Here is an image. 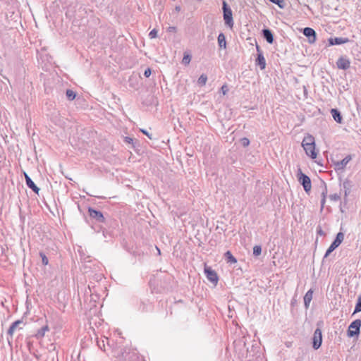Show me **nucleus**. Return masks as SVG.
<instances>
[{
	"label": "nucleus",
	"instance_id": "nucleus-1",
	"mask_svg": "<svg viewBox=\"0 0 361 361\" xmlns=\"http://www.w3.org/2000/svg\"><path fill=\"white\" fill-rule=\"evenodd\" d=\"M302 146L307 156L310 157L312 159H315L317 157L314 137L312 135H307L305 136L302 142Z\"/></svg>",
	"mask_w": 361,
	"mask_h": 361
},
{
	"label": "nucleus",
	"instance_id": "nucleus-2",
	"mask_svg": "<svg viewBox=\"0 0 361 361\" xmlns=\"http://www.w3.org/2000/svg\"><path fill=\"white\" fill-rule=\"evenodd\" d=\"M297 176L299 183L303 186L305 191L308 193L312 188L311 180L310 177L303 173L300 169H298Z\"/></svg>",
	"mask_w": 361,
	"mask_h": 361
},
{
	"label": "nucleus",
	"instance_id": "nucleus-3",
	"mask_svg": "<svg viewBox=\"0 0 361 361\" xmlns=\"http://www.w3.org/2000/svg\"><path fill=\"white\" fill-rule=\"evenodd\" d=\"M361 320L357 319L353 321L348 326L347 336L349 338L358 336L360 332Z\"/></svg>",
	"mask_w": 361,
	"mask_h": 361
},
{
	"label": "nucleus",
	"instance_id": "nucleus-4",
	"mask_svg": "<svg viewBox=\"0 0 361 361\" xmlns=\"http://www.w3.org/2000/svg\"><path fill=\"white\" fill-rule=\"evenodd\" d=\"M223 11H224V19L225 20V23L229 26L230 27H233V20L232 11L231 8L228 6V4L224 1H223Z\"/></svg>",
	"mask_w": 361,
	"mask_h": 361
},
{
	"label": "nucleus",
	"instance_id": "nucleus-5",
	"mask_svg": "<svg viewBox=\"0 0 361 361\" xmlns=\"http://www.w3.org/2000/svg\"><path fill=\"white\" fill-rule=\"evenodd\" d=\"M322 343V334L320 329H315L312 338V347L314 349L317 350L320 348Z\"/></svg>",
	"mask_w": 361,
	"mask_h": 361
},
{
	"label": "nucleus",
	"instance_id": "nucleus-6",
	"mask_svg": "<svg viewBox=\"0 0 361 361\" xmlns=\"http://www.w3.org/2000/svg\"><path fill=\"white\" fill-rule=\"evenodd\" d=\"M89 215L91 218L94 219L96 221L99 223H103L105 221V218L103 214L98 210H96L93 208L90 207L88 209Z\"/></svg>",
	"mask_w": 361,
	"mask_h": 361
},
{
	"label": "nucleus",
	"instance_id": "nucleus-7",
	"mask_svg": "<svg viewBox=\"0 0 361 361\" xmlns=\"http://www.w3.org/2000/svg\"><path fill=\"white\" fill-rule=\"evenodd\" d=\"M352 159L351 155H347L344 159L341 161L334 162V169L338 171H343L347 164Z\"/></svg>",
	"mask_w": 361,
	"mask_h": 361
},
{
	"label": "nucleus",
	"instance_id": "nucleus-8",
	"mask_svg": "<svg viewBox=\"0 0 361 361\" xmlns=\"http://www.w3.org/2000/svg\"><path fill=\"white\" fill-rule=\"evenodd\" d=\"M338 68L341 70H347L350 66V59L347 56H341L336 61Z\"/></svg>",
	"mask_w": 361,
	"mask_h": 361
},
{
	"label": "nucleus",
	"instance_id": "nucleus-9",
	"mask_svg": "<svg viewBox=\"0 0 361 361\" xmlns=\"http://www.w3.org/2000/svg\"><path fill=\"white\" fill-rule=\"evenodd\" d=\"M204 272L209 281L214 283H216L218 282V276L216 273L213 269H212L211 267H205Z\"/></svg>",
	"mask_w": 361,
	"mask_h": 361
},
{
	"label": "nucleus",
	"instance_id": "nucleus-10",
	"mask_svg": "<svg viewBox=\"0 0 361 361\" xmlns=\"http://www.w3.org/2000/svg\"><path fill=\"white\" fill-rule=\"evenodd\" d=\"M257 58L256 59V64L258 65L261 70H263L266 67V61L263 56L262 52L260 51V49L258 46H257Z\"/></svg>",
	"mask_w": 361,
	"mask_h": 361
},
{
	"label": "nucleus",
	"instance_id": "nucleus-11",
	"mask_svg": "<svg viewBox=\"0 0 361 361\" xmlns=\"http://www.w3.org/2000/svg\"><path fill=\"white\" fill-rule=\"evenodd\" d=\"M303 35L309 39L310 42H314L316 40V32L311 27H305L303 30Z\"/></svg>",
	"mask_w": 361,
	"mask_h": 361
},
{
	"label": "nucleus",
	"instance_id": "nucleus-12",
	"mask_svg": "<svg viewBox=\"0 0 361 361\" xmlns=\"http://www.w3.org/2000/svg\"><path fill=\"white\" fill-rule=\"evenodd\" d=\"M23 324V322L21 319H19V320H17V321L13 322L11 324V325L10 326L9 329H8V331H7L8 335H9L11 337H12L15 331L17 329H22V327H20L19 326Z\"/></svg>",
	"mask_w": 361,
	"mask_h": 361
},
{
	"label": "nucleus",
	"instance_id": "nucleus-13",
	"mask_svg": "<svg viewBox=\"0 0 361 361\" xmlns=\"http://www.w3.org/2000/svg\"><path fill=\"white\" fill-rule=\"evenodd\" d=\"M25 178L27 187L32 189L35 193L38 194L39 188L35 184L31 178L25 173Z\"/></svg>",
	"mask_w": 361,
	"mask_h": 361
},
{
	"label": "nucleus",
	"instance_id": "nucleus-14",
	"mask_svg": "<svg viewBox=\"0 0 361 361\" xmlns=\"http://www.w3.org/2000/svg\"><path fill=\"white\" fill-rule=\"evenodd\" d=\"M348 42H349V39L346 37H335L329 39V44L331 45H340Z\"/></svg>",
	"mask_w": 361,
	"mask_h": 361
},
{
	"label": "nucleus",
	"instance_id": "nucleus-15",
	"mask_svg": "<svg viewBox=\"0 0 361 361\" xmlns=\"http://www.w3.org/2000/svg\"><path fill=\"white\" fill-rule=\"evenodd\" d=\"M344 239V234L341 232L337 233L335 240L331 244V246L336 249L343 242Z\"/></svg>",
	"mask_w": 361,
	"mask_h": 361
},
{
	"label": "nucleus",
	"instance_id": "nucleus-16",
	"mask_svg": "<svg viewBox=\"0 0 361 361\" xmlns=\"http://www.w3.org/2000/svg\"><path fill=\"white\" fill-rule=\"evenodd\" d=\"M262 35L264 38L269 44H272L274 42V35L269 29H264L262 30Z\"/></svg>",
	"mask_w": 361,
	"mask_h": 361
},
{
	"label": "nucleus",
	"instance_id": "nucleus-17",
	"mask_svg": "<svg viewBox=\"0 0 361 361\" xmlns=\"http://www.w3.org/2000/svg\"><path fill=\"white\" fill-rule=\"evenodd\" d=\"M331 114L335 121H336L338 123H342L343 118L341 114V112L338 109H332L331 110Z\"/></svg>",
	"mask_w": 361,
	"mask_h": 361
},
{
	"label": "nucleus",
	"instance_id": "nucleus-18",
	"mask_svg": "<svg viewBox=\"0 0 361 361\" xmlns=\"http://www.w3.org/2000/svg\"><path fill=\"white\" fill-rule=\"evenodd\" d=\"M49 331V328L48 325H44L42 328H40L39 329L37 330V333L35 334V337L37 339H41L44 336L46 332H47Z\"/></svg>",
	"mask_w": 361,
	"mask_h": 361
},
{
	"label": "nucleus",
	"instance_id": "nucleus-19",
	"mask_svg": "<svg viewBox=\"0 0 361 361\" xmlns=\"http://www.w3.org/2000/svg\"><path fill=\"white\" fill-rule=\"evenodd\" d=\"M313 291L309 290L304 296V304L305 307L307 309L310 306V303L312 300Z\"/></svg>",
	"mask_w": 361,
	"mask_h": 361
},
{
	"label": "nucleus",
	"instance_id": "nucleus-20",
	"mask_svg": "<svg viewBox=\"0 0 361 361\" xmlns=\"http://www.w3.org/2000/svg\"><path fill=\"white\" fill-rule=\"evenodd\" d=\"M351 182L349 180H345L343 183V188L344 190V196L347 197L348 194L350 192L351 190Z\"/></svg>",
	"mask_w": 361,
	"mask_h": 361
},
{
	"label": "nucleus",
	"instance_id": "nucleus-21",
	"mask_svg": "<svg viewBox=\"0 0 361 361\" xmlns=\"http://www.w3.org/2000/svg\"><path fill=\"white\" fill-rule=\"evenodd\" d=\"M218 44L220 48H226V37L223 33H220L218 36Z\"/></svg>",
	"mask_w": 361,
	"mask_h": 361
},
{
	"label": "nucleus",
	"instance_id": "nucleus-22",
	"mask_svg": "<svg viewBox=\"0 0 361 361\" xmlns=\"http://www.w3.org/2000/svg\"><path fill=\"white\" fill-rule=\"evenodd\" d=\"M224 257L228 263L235 264L237 262V259L233 256L230 251L225 252Z\"/></svg>",
	"mask_w": 361,
	"mask_h": 361
},
{
	"label": "nucleus",
	"instance_id": "nucleus-23",
	"mask_svg": "<svg viewBox=\"0 0 361 361\" xmlns=\"http://www.w3.org/2000/svg\"><path fill=\"white\" fill-rule=\"evenodd\" d=\"M361 312V295L357 297V302L354 310L353 314Z\"/></svg>",
	"mask_w": 361,
	"mask_h": 361
},
{
	"label": "nucleus",
	"instance_id": "nucleus-24",
	"mask_svg": "<svg viewBox=\"0 0 361 361\" xmlns=\"http://www.w3.org/2000/svg\"><path fill=\"white\" fill-rule=\"evenodd\" d=\"M207 80V76L204 74H202L198 78L197 83L201 86H204L205 85Z\"/></svg>",
	"mask_w": 361,
	"mask_h": 361
},
{
	"label": "nucleus",
	"instance_id": "nucleus-25",
	"mask_svg": "<svg viewBox=\"0 0 361 361\" xmlns=\"http://www.w3.org/2000/svg\"><path fill=\"white\" fill-rule=\"evenodd\" d=\"M66 94L67 98L71 101L73 100L76 97L75 92L71 90H67Z\"/></svg>",
	"mask_w": 361,
	"mask_h": 361
},
{
	"label": "nucleus",
	"instance_id": "nucleus-26",
	"mask_svg": "<svg viewBox=\"0 0 361 361\" xmlns=\"http://www.w3.org/2000/svg\"><path fill=\"white\" fill-rule=\"evenodd\" d=\"M341 193H334L329 195V199L332 201L337 202L341 200Z\"/></svg>",
	"mask_w": 361,
	"mask_h": 361
},
{
	"label": "nucleus",
	"instance_id": "nucleus-27",
	"mask_svg": "<svg viewBox=\"0 0 361 361\" xmlns=\"http://www.w3.org/2000/svg\"><path fill=\"white\" fill-rule=\"evenodd\" d=\"M262 252V247L260 245H255L253 247V255L255 256H259Z\"/></svg>",
	"mask_w": 361,
	"mask_h": 361
},
{
	"label": "nucleus",
	"instance_id": "nucleus-28",
	"mask_svg": "<svg viewBox=\"0 0 361 361\" xmlns=\"http://www.w3.org/2000/svg\"><path fill=\"white\" fill-rule=\"evenodd\" d=\"M271 2L278 5L280 8H283L284 5V2H283V0H269Z\"/></svg>",
	"mask_w": 361,
	"mask_h": 361
},
{
	"label": "nucleus",
	"instance_id": "nucleus-29",
	"mask_svg": "<svg viewBox=\"0 0 361 361\" xmlns=\"http://www.w3.org/2000/svg\"><path fill=\"white\" fill-rule=\"evenodd\" d=\"M191 57L190 55H185L183 59V63L188 64L190 62Z\"/></svg>",
	"mask_w": 361,
	"mask_h": 361
},
{
	"label": "nucleus",
	"instance_id": "nucleus-30",
	"mask_svg": "<svg viewBox=\"0 0 361 361\" xmlns=\"http://www.w3.org/2000/svg\"><path fill=\"white\" fill-rule=\"evenodd\" d=\"M241 144L243 147H247L250 144V140L249 139L246 138V137H243L242 140H241Z\"/></svg>",
	"mask_w": 361,
	"mask_h": 361
},
{
	"label": "nucleus",
	"instance_id": "nucleus-31",
	"mask_svg": "<svg viewBox=\"0 0 361 361\" xmlns=\"http://www.w3.org/2000/svg\"><path fill=\"white\" fill-rule=\"evenodd\" d=\"M149 36L151 39L155 38L157 36V31L155 29H153L150 31Z\"/></svg>",
	"mask_w": 361,
	"mask_h": 361
},
{
	"label": "nucleus",
	"instance_id": "nucleus-32",
	"mask_svg": "<svg viewBox=\"0 0 361 361\" xmlns=\"http://www.w3.org/2000/svg\"><path fill=\"white\" fill-rule=\"evenodd\" d=\"M334 250L335 248L330 245L324 255V257H327Z\"/></svg>",
	"mask_w": 361,
	"mask_h": 361
},
{
	"label": "nucleus",
	"instance_id": "nucleus-33",
	"mask_svg": "<svg viewBox=\"0 0 361 361\" xmlns=\"http://www.w3.org/2000/svg\"><path fill=\"white\" fill-rule=\"evenodd\" d=\"M334 250L335 248L330 245L324 255V257H327Z\"/></svg>",
	"mask_w": 361,
	"mask_h": 361
},
{
	"label": "nucleus",
	"instance_id": "nucleus-34",
	"mask_svg": "<svg viewBox=\"0 0 361 361\" xmlns=\"http://www.w3.org/2000/svg\"><path fill=\"white\" fill-rule=\"evenodd\" d=\"M40 255L42 256V260L43 264L47 265L48 264V262H49L47 257L44 255H43L42 253H40Z\"/></svg>",
	"mask_w": 361,
	"mask_h": 361
},
{
	"label": "nucleus",
	"instance_id": "nucleus-35",
	"mask_svg": "<svg viewBox=\"0 0 361 361\" xmlns=\"http://www.w3.org/2000/svg\"><path fill=\"white\" fill-rule=\"evenodd\" d=\"M152 73V71L149 68H147L145 72H144V75L146 77V78H149L150 76Z\"/></svg>",
	"mask_w": 361,
	"mask_h": 361
},
{
	"label": "nucleus",
	"instance_id": "nucleus-36",
	"mask_svg": "<svg viewBox=\"0 0 361 361\" xmlns=\"http://www.w3.org/2000/svg\"><path fill=\"white\" fill-rule=\"evenodd\" d=\"M322 195H323V198L322 200H321V204H322V207H324V204L325 203V192H322Z\"/></svg>",
	"mask_w": 361,
	"mask_h": 361
},
{
	"label": "nucleus",
	"instance_id": "nucleus-37",
	"mask_svg": "<svg viewBox=\"0 0 361 361\" xmlns=\"http://www.w3.org/2000/svg\"><path fill=\"white\" fill-rule=\"evenodd\" d=\"M223 94H225L226 92L228 91L227 87L226 85H223L221 87Z\"/></svg>",
	"mask_w": 361,
	"mask_h": 361
},
{
	"label": "nucleus",
	"instance_id": "nucleus-38",
	"mask_svg": "<svg viewBox=\"0 0 361 361\" xmlns=\"http://www.w3.org/2000/svg\"><path fill=\"white\" fill-rule=\"evenodd\" d=\"M133 139L131 137H125V141L128 143H131L133 142Z\"/></svg>",
	"mask_w": 361,
	"mask_h": 361
},
{
	"label": "nucleus",
	"instance_id": "nucleus-39",
	"mask_svg": "<svg viewBox=\"0 0 361 361\" xmlns=\"http://www.w3.org/2000/svg\"><path fill=\"white\" fill-rule=\"evenodd\" d=\"M142 133L145 135H146L148 137H149L151 139V136L149 135V134L148 133V132L145 130H141Z\"/></svg>",
	"mask_w": 361,
	"mask_h": 361
},
{
	"label": "nucleus",
	"instance_id": "nucleus-40",
	"mask_svg": "<svg viewBox=\"0 0 361 361\" xmlns=\"http://www.w3.org/2000/svg\"><path fill=\"white\" fill-rule=\"evenodd\" d=\"M176 30V28L175 27H168V31L169 32H175Z\"/></svg>",
	"mask_w": 361,
	"mask_h": 361
},
{
	"label": "nucleus",
	"instance_id": "nucleus-41",
	"mask_svg": "<svg viewBox=\"0 0 361 361\" xmlns=\"http://www.w3.org/2000/svg\"><path fill=\"white\" fill-rule=\"evenodd\" d=\"M180 6H176V11H180Z\"/></svg>",
	"mask_w": 361,
	"mask_h": 361
},
{
	"label": "nucleus",
	"instance_id": "nucleus-42",
	"mask_svg": "<svg viewBox=\"0 0 361 361\" xmlns=\"http://www.w3.org/2000/svg\"><path fill=\"white\" fill-rule=\"evenodd\" d=\"M318 233H319L320 235H322L323 233L322 229H319V231H318Z\"/></svg>",
	"mask_w": 361,
	"mask_h": 361
},
{
	"label": "nucleus",
	"instance_id": "nucleus-43",
	"mask_svg": "<svg viewBox=\"0 0 361 361\" xmlns=\"http://www.w3.org/2000/svg\"><path fill=\"white\" fill-rule=\"evenodd\" d=\"M157 249L159 253L160 254V250L158 247H157Z\"/></svg>",
	"mask_w": 361,
	"mask_h": 361
},
{
	"label": "nucleus",
	"instance_id": "nucleus-44",
	"mask_svg": "<svg viewBox=\"0 0 361 361\" xmlns=\"http://www.w3.org/2000/svg\"><path fill=\"white\" fill-rule=\"evenodd\" d=\"M98 345L102 348L100 343L98 342Z\"/></svg>",
	"mask_w": 361,
	"mask_h": 361
}]
</instances>
